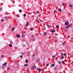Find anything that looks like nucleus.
<instances>
[{"label":"nucleus","mask_w":73,"mask_h":73,"mask_svg":"<svg viewBox=\"0 0 73 73\" xmlns=\"http://www.w3.org/2000/svg\"><path fill=\"white\" fill-rule=\"evenodd\" d=\"M65 28H69L70 26V25H69V22H66L65 23Z\"/></svg>","instance_id":"obj_1"},{"label":"nucleus","mask_w":73,"mask_h":73,"mask_svg":"<svg viewBox=\"0 0 73 73\" xmlns=\"http://www.w3.org/2000/svg\"><path fill=\"white\" fill-rule=\"evenodd\" d=\"M4 65H5V66H7V62H5V63L3 64V66H2V68L3 69H4Z\"/></svg>","instance_id":"obj_2"},{"label":"nucleus","mask_w":73,"mask_h":73,"mask_svg":"<svg viewBox=\"0 0 73 73\" xmlns=\"http://www.w3.org/2000/svg\"><path fill=\"white\" fill-rule=\"evenodd\" d=\"M51 32H53V33H55V30L54 29L52 30L51 31Z\"/></svg>","instance_id":"obj_3"},{"label":"nucleus","mask_w":73,"mask_h":73,"mask_svg":"<svg viewBox=\"0 0 73 73\" xmlns=\"http://www.w3.org/2000/svg\"><path fill=\"white\" fill-rule=\"evenodd\" d=\"M37 70H38L39 71V72H40L41 71V68H39V69H37Z\"/></svg>","instance_id":"obj_4"},{"label":"nucleus","mask_w":73,"mask_h":73,"mask_svg":"<svg viewBox=\"0 0 73 73\" xmlns=\"http://www.w3.org/2000/svg\"><path fill=\"white\" fill-rule=\"evenodd\" d=\"M55 66V65L53 64L51 65L50 66L51 67H52V66Z\"/></svg>","instance_id":"obj_5"},{"label":"nucleus","mask_w":73,"mask_h":73,"mask_svg":"<svg viewBox=\"0 0 73 73\" xmlns=\"http://www.w3.org/2000/svg\"><path fill=\"white\" fill-rule=\"evenodd\" d=\"M58 11H59V12H61V9H58Z\"/></svg>","instance_id":"obj_6"},{"label":"nucleus","mask_w":73,"mask_h":73,"mask_svg":"<svg viewBox=\"0 0 73 73\" xmlns=\"http://www.w3.org/2000/svg\"><path fill=\"white\" fill-rule=\"evenodd\" d=\"M29 24V23L28 22H27L26 23V26H28Z\"/></svg>","instance_id":"obj_7"},{"label":"nucleus","mask_w":73,"mask_h":73,"mask_svg":"<svg viewBox=\"0 0 73 73\" xmlns=\"http://www.w3.org/2000/svg\"><path fill=\"white\" fill-rule=\"evenodd\" d=\"M9 46H10V47H12V44H10L9 45Z\"/></svg>","instance_id":"obj_8"},{"label":"nucleus","mask_w":73,"mask_h":73,"mask_svg":"<svg viewBox=\"0 0 73 73\" xmlns=\"http://www.w3.org/2000/svg\"><path fill=\"white\" fill-rule=\"evenodd\" d=\"M44 35V36H46V33L45 32Z\"/></svg>","instance_id":"obj_9"},{"label":"nucleus","mask_w":73,"mask_h":73,"mask_svg":"<svg viewBox=\"0 0 73 73\" xmlns=\"http://www.w3.org/2000/svg\"><path fill=\"white\" fill-rule=\"evenodd\" d=\"M15 29V28H13L11 30V31H13L14 30V29Z\"/></svg>","instance_id":"obj_10"},{"label":"nucleus","mask_w":73,"mask_h":73,"mask_svg":"<svg viewBox=\"0 0 73 73\" xmlns=\"http://www.w3.org/2000/svg\"><path fill=\"white\" fill-rule=\"evenodd\" d=\"M36 21H37L38 23H39V21H38V19H36Z\"/></svg>","instance_id":"obj_11"},{"label":"nucleus","mask_w":73,"mask_h":73,"mask_svg":"<svg viewBox=\"0 0 73 73\" xmlns=\"http://www.w3.org/2000/svg\"><path fill=\"white\" fill-rule=\"evenodd\" d=\"M28 65V64H25L24 66H27Z\"/></svg>","instance_id":"obj_12"},{"label":"nucleus","mask_w":73,"mask_h":73,"mask_svg":"<svg viewBox=\"0 0 73 73\" xmlns=\"http://www.w3.org/2000/svg\"><path fill=\"white\" fill-rule=\"evenodd\" d=\"M25 62L26 63H28V60H25Z\"/></svg>","instance_id":"obj_13"},{"label":"nucleus","mask_w":73,"mask_h":73,"mask_svg":"<svg viewBox=\"0 0 73 73\" xmlns=\"http://www.w3.org/2000/svg\"><path fill=\"white\" fill-rule=\"evenodd\" d=\"M69 7H70V8H71V7H72V5H69Z\"/></svg>","instance_id":"obj_14"},{"label":"nucleus","mask_w":73,"mask_h":73,"mask_svg":"<svg viewBox=\"0 0 73 73\" xmlns=\"http://www.w3.org/2000/svg\"><path fill=\"white\" fill-rule=\"evenodd\" d=\"M19 12H20V13H21V12H22V10H19Z\"/></svg>","instance_id":"obj_15"},{"label":"nucleus","mask_w":73,"mask_h":73,"mask_svg":"<svg viewBox=\"0 0 73 73\" xmlns=\"http://www.w3.org/2000/svg\"><path fill=\"white\" fill-rule=\"evenodd\" d=\"M56 27L57 28H59V27H58V25H56Z\"/></svg>","instance_id":"obj_16"},{"label":"nucleus","mask_w":73,"mask_h":73,"mask_svg":"<svg viewBox=\"0 0 73 73\" xmlns=\"http://www.w3.org/2000/svg\"><path fill=\"white\" fill-rule=\"evenodd\" d=\"M31 31H33V28H31Z\"/></svg>","instance_id":"obj_17"},{"label":"nucleus","mask_w":73,"mask_h":73,"mask_svg":"<svg viewBox=\"0 0 73 73\" xmlns=\"http://www.w3.org/2000/svg\"><path fill=\"white\" fill-rule=\"evenodd\" d=\"M64 57L63 56H62L61 57V59H63L64 58Z\"/></svg>","instance_id":"obj_18"},{"label":"nucleus","mask_w":73,"mask_h":73,"mask_svg":"<svg viewBox=\"0 0 73 73\" xmlns=\"http://www.w3.org/2000/svg\"><path fill=\"white\" fill-rule=\"evenodd\" d=\"M16 36L17 37H19V34H17L16 35Z\"/></svg>","instance_id":"obj_19"},{"label":"nucleus","mask_w":73,"mask_h":73,"mask_svg":"<svg viewBox=\"0 0 73 73\" xmlns=\"http://www.w3.org/2000/svg\"><path fill=\"white\" fill-rule=\"evenodd\" d=\"M26 14H24V17H26Z\"/></svg>","instance_id":"obj_20"},{"label":"nucleus","mask_w":73,"mask_h":73,"mask_svg":"<svg viewBox=\"0 0 73 73\" xmlns=\"http://www.w3.org/2000/svg\"><path fill=\"white\" fill-rule=\"evenodd\" d=\"M56 11H56V10H54V13H56Z\"/></svg>","instance_id":"obj_21"},{"label":"nucleus","mask_w":73,"mask_h":73,"mask_svg":"<svg viewBox=\"0 0 73 73\" xmlns=\"http://www.w3.org/2000/svg\"><path fill=\"white\" fill-rule=\"evenodd\" d=\"M7 17H4L3 18V19H7Z\"/></svg>","instance_id":"obj_22"},{"label":"nucleus","mask_w":73,"mask_h":73,"mask_svg":"<svg viewBox=\"0 0 73 73\" xmlns=\"http://www.w3.org/2000/svg\"><path fill=\"white\" fill-rule=\"evenodd\" d=\"M3 19H1V22H3Z\"/></svg>","instance_id":"obj_23"},{"label":"nucleus","mask_w":73,"mask_h":73,"mask_svg":"<svg viewBox=\"0 0 73 73\" xmlns=\"http://www.w3.org/2000/svg\"><path fill=\"white\" fill-rule=\"evenodd\" d=\"M62 5H65V3H63L62 4Z\"/></svg>","instance_id":"obj_24"},{"label":"nucleus","mask_w":73,"mask_h":73,"mask_svg":"<svg viewBox=\"0 0 73 73\" xmlns=\"http://www.w3.org/2000/svg\"><path fill=\"white\" fill-rule=\"evenodd\" d=\"M56 70H57V68H55L54 69V70L56 71Z\"/></svg>","instance_id":"obj_25"},{"label":"nucleus","mask_w":73,"mask_h":73,"mask_svg":"<svg viewBox=\"0 0 73 73\" xmlns=\"http://www.w3.org/2000/svg\"><path fill=\"white\" fill-rule=\"evenodd\" d=\"M46 66H49V64H46Z\"/></svg>","instance_id":"obj_26"},{"label":"nucleus","mask_w":73,"mask_h":73,"mask_svg":"<svg viewBox=\"0 0 73 73\" xmlns=\"http://www.w3.org/2000/svg\"><path fill=\"white\" fill-rule=\"evenodd\" d=\"M37 13H39V11H37L36 12Z\"/></svg>","instance_id":"obj_27"},{"label":"nucleus","mask_w":73,"mask_h":73,"mask_svg":"<svg viewBox=\"0 0 73 73\" xmlns=\"http://www.w3.org/2000/svg\"><path fill=\"white\" fill-rule=\"evenodd\" d=\"M64 55L66 56V54H64Z\"/></svg>","instance_id":"obj_28"},{"label":"nucleus","mask_w":73,"mask_h":73,"mask_svg":"<svg viewBox=\"0 0 73 73\" xmlns=\"http://www.w3.org/2000/svg\"><path fill=\"white\" fill-rule=\"evenodd\" d=\"M20 57L21 58H22V57H23V56L22 55H21Z\"/></svg>","instance_id":"obj_29"},{"label":"nucleus","mask_w":73,"mask_h":73,"mask_svg":"<svg viewBox=\"0 0 73 73\" xmlns=\"http://www.w3.org/2000/svg\"><path fill=\"white\" fill-rule=\"evenodd\" d=\"M7 70H9V68H7Z\"/></svg>","instance_id":"obj_30"},{"label":"nucleus","mask_w":73,"mask_h":73,"mask_svg":"<svg viewBox=\"0 0 73 73\" xmlns=\"http://www.w3.org/2000/svg\"><path fill=\"white\" fill-rule=\"evenodd\" d=\"M60 63H61V62H60V61L58 62V64H60Z\"/></svg>","instance_id":"obj_31"},{"label":"nucleus","mask_w":73,"mask_h":73,"mask_svg":"<svg viewBox=\"0 0 73 73\" xmlns=\"http://www.w3.org/2000/svg\"><path fill=\"white\" fill-rule=\"evenodd\" d=\"M22 36H23V37H25V35H23Z\"/></svg>","instance_id":"obj_32"},{"label":"nucleus","mask_w":73,"mask_h":73,"mask_svg":"<svg viewBox=\"0 0 73 73\" xmlns=\"http://www.w3.org/2000/svg\"><path fill=\"white\" fill-rule=\"evenodd\" d=\"M3 10V9L2 8H0V10Z\"/></svg>","instance_id":"obj_33"},{"label":"nucleus","mask_w":73,"mask_h":73,"mask_svg":"<svg viewBox=\"0 0 73 73\" xmlns=\"http://www.w3.org/2000/svg\"><path fill=\"white\" fill-rule=\"evenodd\" d=\"M62 63H64L65 62H64V61H62Z\"/></svg>","instance_id":"obj_34"},{"label":"nucleus","mask_w":73,"mask_h":73,"mask_svg":"<svg viewBox=\"0 0 73 73\" xmlns=\"http://www.w3.org/2000/svg\"><path fill=\"white\" fill-rule=\"evenodd\" d=\"M70 37V36H68V38H69V37Z\"/></svg>","instance_id":"obj_35"},{"label":"nucleus","mask_w":73,"mask_h":73,"mask_svg":"<svg viewBox=\"0 0 73 73\" xmlns=\"http://www.w3.org/2000/svg\"><path fill=\"white\" fill-rule=\"evenodd\" d=\"M49 25H47V27H49Z\"/></svg>","instance_id":"obj_36"},{"label":"nucleus","mask_w":73,"mask_h":73,"mask_svg":"<svg viewBox=\"0 0 73 73\" xmlns=\"http://www.w3.org/2000/svg\"><path fill=\"white\" fill-rule=\"evenodd\" d=\"M23 33H24V34H25V31H24Z\"/></svg>","instance_id":"obj_37"},{"label":"nucleus","mask_w":73,"mask_h":73,"mask_svg":"<svg viewBox=\"0 0 73 73\" xmlns=\"http://www.w3.org/2000/svg\"><path fill=\"white\" fill-rule=\"evenodd\" d=\"M34 68V66H32V68Z\"/></svg>","instance_id":"obj_38"},{"label":"nucleus","mask_w":73,"mask_h":73,"mask_svg":"<svg viewBox=\"0 0 73 73\" xmlns=\"http://www.w3.org/2000/svg\"><path fill=\"white\" fill-rule=\"evenodd\" d=\"M52 57L53 58H54V56H52Z\"/></svg>","instance_id":"obj_39"},{"label":"nucleus","mask_w":73,"mask_h":73,"mask_svg":"<svg viewBox=\"0 0 73 73\" xmlns=\"http://www.w3.org/2000/svg\"><path fill=\"white\" fill-rule=\"evenodd\" d=\"M58 58H57V57H56V60H57Z\"/></svg>","instance_id":"obj_40"},{"label":"nucleus","mask_w":73,"mask_h":73,"mask_svg":"<svg viewBox=\"0 0 73 73\" xmlns=\"http://www.w3.org/2000/svg\"><path fill=\"white\" fill-rule=\"evenodd\" d=\"M27 56H29V54H27Z\"/></svg>","instance_id":"obj_41"},{"label":"nucleus","mask_w":73,"mask_h":73,"mask_svg":"<svg viewBox=\"0 0 73 73\" xmlns=\"http://www.w3.org/2000/svg\"><path fill=\"white\" fill-rule=\"evenodd\" d=\"M1 57H4V56H3V55H2L1 56Z\"/></svg>","instance_id":"obj_42"},{"label":"nucleus","mask_w":73,"mask_h":73,"mask_svg":"<svg viewBox=\"0 0 73 73\" xmlns=\"http://www.w3.org/2000/svg\"><path fill=\"white\" fill-rule=\"evenodd\" d=\"M20 35H19V38H20Z\"/></svg>","instance_id":"obj_43"},{"label":"nucleus","mask_w":73,"mask_h":73,"mask_svg":"<svg viewBox=\"0 0 73 73\" xmlns=\"http://www.w3.org/2000/svg\"><path fill=\"white\" fill-rule=\"evenodd\" d=\"M31 37H33V36L32 35V36H31Z\"/></svg>","instance_id":"obj_44"},{"label":"nucleus","mask_w":73,"mask_h":73,"mask_svg":"<svg viewBox=\"0 0 73 73\" xmlns=\"http://www.w3.org/2000/svg\"><path fill=\"white\" fill-rule=\"evenodd\" d=\"M9 28H11V26H9Z\"/></svg>","instance_id":"obj_45"},{"label":"nucleus","mask_w":73,"mask_h":73,"mask_svg":"<svg viewBox=\"0 0 73 73\" xmlns=\"http://www.w3.org/2000/svg\"><path fill=\"white\" fill-rule=\"evenodd\" d=\"M24 54L23 53H22V54L23 55V54Z\"/></svg>","instance_id":"obj_46"},{"label":"nucleus","mask_w":73,"mask_h":73,"mask_svg":"<svg viewBox=\"0 0 73 73\" xmlns=\"http://www.w3.org/2000/svg\"><path fill=\"white\" fill-rule=\"evenodd\" d=\"M63 45H65V44H64V43H63Z\"/></svg>","instance_id":"obj_47"},{"label":"nucleus","mask_w":73,"mask_h":73,"mask_svg":"<svg viewBox=\"0 0 73 73\" xmlns=\"http://www.w3.org/2000/svg\"><path fill=\"white\" fill-rule=\"evenodd\" d=\"M62 55H64V54L63 53L62 54Z\"/></svg>","instance_id":"obj_48"},{"label":"nucleus","mask_w":73,"mask_h":73,"mask_svg":"<svg viewBox=\"0 0 73 73\" xmlns=\"http://www.w3.org/2000/svg\"><path fill=\"white\" fill-rule=\"evenodd\" d=\"M33 56H35V55L34 54H33Z\"/></svg>","instance_id":"obj_49"},{"label":"nucleus","mask_w":73,"mask_h":73,"mask_svg":"<svg viewBox=\"0 0 73 73\" xmlns=\"http://www.w3.org/2000/svg\"><path fill=\"white\" fill-rule=\"evenodd\" d=\"M7 13H8V12H6V14H7Z\"/></svg>","instance_id":"obj_50"},{"label":"nucleus","mask_w":73,"mask_h":73,"mask_svg":"<svg viewBox=\"0 0 73 73\" xmlns=\"http://www.w3.org/2000/svg\"><path fill=\"white\" fill-rule=\"evenodd\" d=\"M17 17H19V15H17Z\"/></svg>","instance_id":"obj_51"},{"label":"nucleus","mask_w":73,"mask_h":73,"mask_svg":"<svg viewBox=\"0 0 73 73\" xmlns=\"http://www.w3.org/2000/svg\"><path fill=\"white\" fill-rule=\"evenodd\" d=\"M35 68H36V66H35Z\"/></svg>","instance_id":"obj_52"},{"label":"nucleus","mask_w":73,"mask_h":73,"mask_svg":"<svg viewBox=\"0 0 73 73\" xmlns=\"http://www.w3.org/2000/svg\"><path fill=\"white\" fill-rule=\"evenodd\" d=\"M40 35H41V33H40Z\"/></svg>","instance_id":"obj_53"},{"label":"nucleus","mask_w":73,"mask_h":73,"mask_svg":"<svg viewBox=\"0 0 73 73\" xmlns=\"http://www.w3.org/2000/svg\"><path fill=\"white\" fill-rule=\"evenodd\" d=\"M35 39H34V40H34V41H35Z\"/></svg>","instance_id":"obj_54"},{"label":"nucleus","mask_w":73,"mask_h":73,"mask_svg":"<svg viewBox=\"0 0 73 73\" xmlns=\"http://www.w3.org/2000/svg\"><path fill=\"white\" fill-rule=\"evenodd\" d=\"M37 61H38V60H37Z\"/></svg>","instance_id":"obj_55"},{"label":"nucleus","mask_w":73,"mask_h":73,"mask_svg":"<svg viewBox=\"0 0 73 73\" xmlns=\"http://www.w3.org/2000/svg\"><path fill=\"white\" fill-rule=\"evenodd\" d=\"M34 35H35V34H34Z\"/></svg>","instance_id":"obj_56"},{"label":"nucleus","mask_w":73,"mask_h":73,"mask_svg":"<svg viewBox=\"0 0 73 73\" xmlns=\"http://www.w3.org/2000/svg\"><path fill=\"white\" fill-rule=\"evenodd\" d=\"M35 35H36V34H35Z\"/></svg>","instance_id":"obj_57"}]
</instances>
